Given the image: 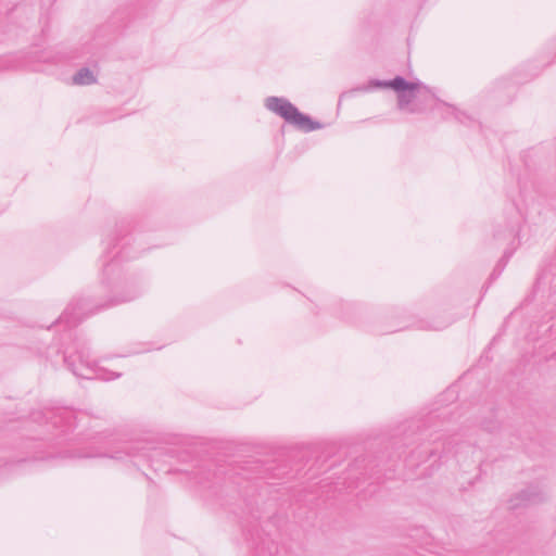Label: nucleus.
I'll list each match as a JSON object with an SVG mask.
<instances>
[{
	"instance_id": "f03ea898",
	"label": "nucleus",
	"mask_w": 556,
	"mask_h": 556,
	"mask_svg": "<svg viewBox=\"0 0 556 556\" xmlns=\"http://www.w3.org/2000/svg\"><path fill=\"white\" fill-rule=\"evenodd\" d=\"M377 86L391 88L397 93H401L410 89H419L420 84L406 81L403 77L396 76L394 79L383 83H378Z\"/></svg>"
},
{
	"instance_id": "20e7f679",
	"label": "nucleus",
	"mask_w": 556,
	"mask_h": 556,
	"mask_svg": "<svg viewBox=\"0 0 556 556\" xmlns=\"http://www.w3.org/2000/svg\"><path fill=\"white\" fill-rule=\"evenodd\" d=\"M73 83L76 85H90L96 83V77L88 68H81L74 75Z\"/></svg>"
},
{
	"instance_id": "7ed1b4c3",
	"label": "nucleus",
	"mask_w": 556,
	"mask_h": 556,
	"mask_svg": "<svg viewBox=\"0 0 556 556\" xmlns=\"http://www.w3.org/2000/svg\"><path fill=\"white\" fill-rule=\"evenodd\" d=\"M417 90L418 89H410L397 94V104L400 110L409 111L412 113L416 111L414 109H409V105L416 98Z\"/></svg>"
},
{
	"instance_id": "f257e3e1",
	"label": "nucleus",
	"mask_w": 556,
	"mask_h": 556,
	"mask_svg": "<svg viewBox=\"0 0 556 556\" xmlns=\"http://www.w3.org/2000/svg\"><path fill=\"white\" fill-rule=\"evenodd\" d=\"M265 105L269 111L276 113L299 129L312 131L320 127L318 123L302 114L291 102L283 98L269 97L266 99Z\"/></svg>"
}]
</instances>
